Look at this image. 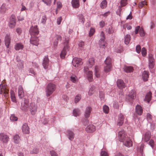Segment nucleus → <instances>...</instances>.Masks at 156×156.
Wrapping results in <instances>:
<instances>
[{
    "label": "nucleus",
    "instance_id": "nucleus-1",
    "mask_svg": "<svg viewBox=\"0 0 156 156\" xmlns=\"http://www.w3.org/2000/svg\"><path fill=\"white\" fill-rule=\"evenodd\" d=\"M118 137L119 140L120 142H123L128 136L124 130H122L118 132Z\"/></svg>",
    "mask_w": 156,
    "mask_h": 156
},
{
    "label": "nucleus",
    "instance_id": "nucleus-2",
    "mask_svg": "<svg viewBox=\"0 0 156 156\" xmlns=\"http://www.w3.org/2000/svg\"><path fill=\"white\" fill-rule=\"evenodd\" d=\"M101 38L99 42V44L100 48H105L107 46L106 43L105 41V34L103 32H101Z\"/></svg>",
    "mask_w": 156,
    "mask_h": 156
},
{
    "label": "nucleus",
    "instance_id": "nucleus-3",
    "mask_svg": "<svg viewBox=\"0 0 156 156\" xmlns=\"http://www.w3.org/2000/svg\"><path fill=\"white\" fill-rule=\"evenodd\" d=\"M29 32L32 36H36L39 33L37 26L36 25L34 27H31L30 28Z\"/></svg>",
    "mask_w": 156,
    "mask_h": 156
},
{
    "label": "nucleus",
    "instance_id": "nucleus-4",
    "mask_svg": "<svg viewBox=\"0 0 156 156\" xmlns=\"http://www.w3.org/2000/svg\"><path fill=\"white\" fill-rule=\"evenodd\" d=\"M84 72L87 75L88 80L89 81H92L93 80V73L92 71H89L88 68L85 67L84 69Z\"/></svg>",
    "mask_w": 156,
    "mask_h": 156
},
{
    "label": "nucleus",
    "instance_id": "nucleus-5",
    "mask_svg": "<svg viewBox=\"0 0 156 156\" xmlns=\"http://www.w3.org/2000/svg\"><path fill=\"white\" fill-rule=\"evenodd\" d=\"M29 108L31 114L34 115L37 111V105L34 102L31 103H30Z\"/></svg>",
    "mask_w": 156,
    "mask_h": 156
},
{
    "label": "nucleus",
    "instance_id": "nucleus-6",
    "mask_svg": "<svg viewBox=\"0 0 156 156\" xmlns=\"http://www.w3.org/2000/svg\"><path fill=\"white\" fill-rule=\"evenodd\" d=\"M9 136L3 133H0V140L4 143L7 144L9 141Z\"/></svg>",
    "mask_w": 156,
    "mask_h": 156
},
{
    "label": "nucleus",
    "instance_id": "nucleus-7",
    "mask_svg": "<svg viewBox=\"0 0 156 156\" xmlns=\"http://www.w3.org/2000/svg\"><path fill=\"white\" fill-rule=\"evenodd\" d=\"M72 63L74 66L75 67H77L79 66L82 65L83 62L81 58H75L73 60Z\"/></svg>",
    "mask_w": 156,
    "mask_h": 156
},
{
    "label": "nucleus",
    "instance_id": "nucleus-8",
    "mask_svg": "<svg viewBox=\"0 0 156 156\" xmlns=\"http://www.w3.org/2000/svg\"><path fill=\"white\" fill-rule=\"evenodd\" d=\"M139 32L140 36L143 37L145 35V33L143 28L140 27V26L136 27L135 28V34H137Z\"/></svg>",
    "mask_w": 156,
    "mask_h": 156
},
{
    "label": "nucleus",
    "instance_id": "nucleus-9",
    "mask_svg": "<svg viewBox=\"0 0 156 156\" xmlns=\"http://www.w3.org/2000/svg\"><path fill=\"white\" fill-rule=\"evenodd\" d=\"M11 37L9 34H6L5 37L4 42L6 48H9V44L10 43Z\"/></svg>",
    "mask_w": 156,
    "mask_h": 156
},
{
    "label": "nucleus",
    "instance_id": "nucleus-10",
    "mask_svg": "<svg viewBox=\"0 0 156 156\" xmlns=\"http://www.w3.org/2000/svg\"><path fill=\"white\" fill-rule=\"evenodd\" d=\"M22 129L23 134H28L30 133V128L27 123H24L23 124Z\"/></svg>",
    "mask_w": 156,
    "mask_h": 156
},
{
    "label": "nucleus",
    "instance_id": "nucleus-11",
    "mask_svg": "<svg viewBox=\"0 0 156 156\" xmlns=\"http://www.w3.org/2000/svg\"><path fill=\"white\" fill-rule=\"evenodd\" d=\"M86 130L88 133H92L96 130V128L93 125L90 124L88 125L86 128Z\"/></svg>",
    "mask_w": 156,
    "mask_h": 156
},
{
    "label": "nucleus",
    "instance_id": "nucleus-12",
    "mask_svg": "<svg viewBox=\"0 0 156 156\" xmlns=\"http://www.w3.org/2000/svg\"><path fill=\"white\" fill-rule=\"evenodd\" d=\"M124 145L128 147H132L133 145V142L130 138L128 137L127 138L122 142Z\"/></svg>",
    "mask_w": 156,
    "mask_h": 156
},
{
    "label": "nucleus",
    "instance_id": "nucleus-13",
    "mask_svg": "<svg viewBox=\"0 0 156 156\" xmlns=\"http://www.w3.org/2000/svg\"><path fill=\"white\" fill-rule=\"evenodd\" d=\"M38 41L39 39L36 36H31L30 40V43L33 45L35 46H37L39 44Z\"/></svg>",
    "mask_w": 156,
    "mask_h": 156
},
{
    "label": "nucleus",
    "instance_id": "nucleus-14",
    "mask_svg": "<svg viewBox=\"0 0 156 156\" xmlns=\"http://www.w3.org/2000/svg\"><path fill=\"white\" fill-rule=\"evenodd\" d=\"M16 21L15 16L12 15L9 22V27L11 28L14 27L16 24Z\"/></svg>",
    "mask_w": 156,
    "mask_h": 156
},
{
    "label": "nucleus",
    "instance_id": "nucleus-15",
    "mask_svg": "<svg viewBox=\"0 0 156 156\" xmlns=\"http://www.w3.org/2000/svg\"><path fill=\"white\" fill-rule=\"evenodd\" d=\"M29 104L27 101L25 100L23 103H22L20 109L23 111H27L28 108Z\"/></svg>",
    "mask_w": 156,
    "mask_h": 156
},
{
    "label": "nucleus",
    "instance_id": "nucleus-16",
    "mask_svg": "<svg viewBox=\"0 0 156 156\" xmlns=\"http://www.w3.org/2000/svg\"><path fill=\"white\" fill-rule=\"evenodd\" d=\"M18 94L19 98L21 99L23 98L24 96L23 88L21 85L19 86Z\"/></svg>",
    "mask_w": 156,
    "mask_h": 156
},
{
    "label": "nucleus",
    "instance_id": "nucleus-17",
    "mask_svg": "<svg viewBox=\"0 0 156 156\" xmlns=\"http://www.w3.org/2000/svg\"><path fill=\"white\" fill-rule=\"evenodd\" d=\"M136 92L134 90H131L129 93L128 97L129 100L130 101L134 99L136 97Z\"/></svg>",
    "mask_w": 156,
    "mask_h": 156
},
{
    "label": "nucleus",
    "instance_id": "nucleus-18",
    "mask_svg": "<svg viewBox=\"0 0 156 156\" xmlns=\"http://www.w3.org/2000/svg\"><path fill=\"white\" fill-rule=\"evenodd\" d=\"M49 60L48 56V55L45 56L44 60H43V65L44 68L46 69L48 68V66Z\"/></svg>",
    "mask_w": 156,
    "mask_h": 156
},
{
    "label": "nucleus",
    "instance_id": "nucleus-19",
    "mask_svg": "<svg viewBox=\"0 0 156 156\" xmlns=\"http://www.w3.org/2000/svg\"><path fill=\"white\" fill-rule=\"evenodd\" d=\"M117 86L119 88L122 89L125 87V83L121 80H118L117 82Z\"/></svg>",
    "mask_w": 156,
    "mask_h": 156
},
{
    "label": "nucleus",
    "instance_id": "nucleus-20",
    "mask_svg": "<svg viewBox=\"0 0 156 156\" xmlns=\"http://www.w3.org/2000/svg\"><path fill=\"white\" fill-rule=\"evenodd\" d=\"M136 112L139 115H141L143 112V109L141 106L137 105L136 107Z\"/></svg>",
    "mask_w": 156,
    "mask_h": 156
},
{
    "label": "nucleus",
    "instance_id": "nucleus-21",
    "mask_svg": "<svg viewBox=\"0 0 156 156\" xmlns=\"http://www.w3.org/2000/svg\"><path fill=\"white\" fill-rule=\"evenodd\" d=\"M92 110L91 108L90 107L86 108L84 113V116L86 118L89 117Z\"/></svg>",
    "mask_w": 156,
    "mask_h": 156
},
{
    "label": "nucleus",
    "instance_id": "nucleus-22",
    "mask_svg": "<svg viewBox=\"0 0 156 156\" xmlns=\"http://www.w3.org/2000/svg\"><path fill=\"white\" fill-rule=\"evenodd\" d=\"M149 72L146 71H144L142 74V78L143 80L144 81H147L148 78L149 77Z\"/></svg>",
    "mask_w": 156,
    "mask_h": 156
},
{
    "label": "nucleus",
    "instance_id": "nucleus-23",
    "mask_svg": "<svg viewBox=\"0 0 156 156\" xmlns=\"http://www.w3.org/2000/svg\"><path fill=\"white\" fill-rule=\"evenodd\" d=\"M71 4L73 8H78L80 6L79 0H72Z\"/></svg>",
    "mask_w": 156,
    "mask_h": 156
},
{
    "label": "nucleus",
    "instance_id": "nucleus-24",
    "mask_svg": "<svg viewBox=\"0 0 156 156\" xmlns=\"http://www.w3.org/2000/svg\"><path fill=\"white\" fill-rule=\"evenodd\" d=\"M124 117L123 115L120 114L119 115L117 125L119 126H122L123 123Z\"/></svg>",
    "mask_w": 156,
    "mask_h": 156
},
{
    "label": "nucleus",
    "instance_id": "nucleus-25",
    "mask_svg": "<svg viewBox=\"0 0 156 156\" xmlns=\"http://www.w3.org/2000/svg\"><path fill=\"white\" fill-rule=\"evenodd\" d=\"M23 48V45L21 43H16L14 46L15 49L16 51L22 50Z\"/></svg>",
    "mask_w": 156,
    "mask_h": 156
},
{
    "label": "nucleus",
    "instance_id": "nucleus-26",
    "mask_svg": "<svg viewBox=\"0 0 156 156\" xmlns=\"http://www.w3.org/2000/svg\"><path fill=\"white\" fill-rule=\"evenodd\" d=\"M56 89L55 85L52 83H49V95L52 94Z\"/></svg>",
    "mask_w": 156,
    "mask_h": 156
},
{
    "label": "nucleus",
    "instance_id": "nucleus-27",
    "mask_svg": "<svg viewBox=\"0 0 156 156\" xmlns=\"http://www.w3.org/2000/svg\"><path fill=\"white\" fill-rule=\"evenodd\" d=\"M13 140L14 143L15 144H19L21 141L20 136L18 134H16L13 136Z\"/></svg>",
    "mask_w": 156,
    "mask_h": 156
},
{
    "label": "nucleus",
    "instance_id": "nucleus-28",
    "mask_svg": "<svg viewBox=\"0 0 156 156\" xmlns=\"http://www.w3.org/2000/svg\"><path fill=\"white\" fill-rule=\"evenodd\" d=\"M10 94L12 101L13 102H16V99L14 91L13 90H11L10 91Z\"/></svg>",
    "mask_w": 156,
    "mask_h": 156
},
{
    "label": "nucleus",
    "instance_id": "nucleus-29",
    "mask_svg": "<svg viewBox=\"0 0 156 156\" xmlns=\"http://www.w3.org/2000/svg\"><path fill=\"white\" fill-rule=\"evenodd\" d=\"M152 94L151 92H148L145 96V100L148 103H149L151 98Z\"/></svg>",
    "mask_w": 156,
    "mask_h": 156
},
{
    "label": "nucleus",
    "instance_id": "nucleus-30",
    "mask_svg": "<svg viewBox=\"0 0 156 156\" xmlns=\"http://www.w3.org/2000/svg\"><path fill=\"white\" fill-rule=\"evenodd\" d=\"M151 133L149 131L147 132L144 135V140L146 142L148 141L151 138Z\"/></svg>",
    "mask_w": 156,
    "mask_h": 156
},
{
    "label": "nucleus",
    "instance_id": "nucleus-31",
    "mask_svg": "<svg viewBox=\"0 0 156 156\" xmlns=\"http://www.w3.org/2000/svg\"><path fill=\"white\" fill-rule=\"evenodd\" d=\"M67 48V46L65 47L63 49V50L61 52L60 56L61 58H65V56L66 55L67 52L66 49Z\"/></svg>",
    "mask_w": 156,
    "mask_h": 156
},
{
    "label": "nucleus",
    "instance_id": "nucleus-32",
    "mask_svg": "<svg viewBox=\"0 0 156 156\" xmlns=\"http://www.w3.org/2000/svg\"><path fill=\"white\" fill-rule=\"evenodd\" d=\"M105 65H108L107 66L109 68L110 65H112V59L111 58L109 57H107L105 61Z\"/></svg>",
    "mask_w": 156,
    "mask_h": 156
},
{
    "label": "nucleus",
    "instance_id": "nucleus-33",
    "mask_svg": "<svg viewBox=\"0 0 156 156\" xmlns=\"http://www.w3.org/2000/svg\"><path fill=\"white\" fill-rule=\"evenodd\" d=\"M70 80L73 83H77L78 80L77 77L75 75L73 74L70 76Z\"/></svg>",
    "mask_w": 156,
    "mask_h": 156
},
{
    "label": "nucleus",
    "instance_id": "nucleus-34",
    "mask_svg": "<svg viewBox=\"0 0 156 156\" xmlns=\"http://www.w3.org/2000/svg\"><path fill=\"white\" fill-rule=\"evenodd\" d=\"M124 43L126 45L128 44L130 40V36L129 34H127L124 37Z\"/></svg>",
    "mask_w": 156,
    "mask_h": 156
},
{
    "label": "nucleus",
    "instance_id": "nucleus-35",
    "mask_svg": "<svg viewBox=\"0 0 156 156\" xmlns=\"http://www.w3.org/2000/svg\"><path fill=\"white\" fill-rule=\"evenodd\" d=\"M95 88V87L94 86H92L90 88L89 92L88 95L90 96L92 95L94 93V90Z\"/></svg>",
    "mask_w": 156,
    "mask_h": 156
},
{
    "label": "nucleus",
    "instance_id": "nucleus-36",
    "mask_svg": "<svg viewBox=\"0 0 156 156\" xmlns=\"http://www.w3.org/2000/svg\"><path fill=\"white\" fill-rule=\"evenodd\" d=\"M94 70L95 71V75L96 77H100L99 73V67L98 66H96L95 67Z\"/></svg>",
    "mask_w": 156,
    "mask_h": 156
},
{
    "label": "nucleus",
    "instance_id": "nucleus-37",
    "mask_svg": "<svg viewBox=\"0 0 156 156\" xmlns=\"http://www.w3.org/2000/svg\"><path fill=\"white\" fill-rule=\"evenodd\" d=\"M124 71L126 73H131L133 70V68L131 66H125L124 68Z\"/></svg>",
    "mask_w": 156,
    "mask_h": 156
},
{
    "label": "nucleus",
    "instance_id": "nucleus-38",
    "mask_svg": "<svg viewBox=\"0 0 156 156\" xmlns=\"http://www.w3.org/2000/svg\"><path fill=\"white\" fill-rule=\"evenodd\" d=\"M68 132L69 139L71 140H72L74 137V133L72 131L70 130H68Z\"/></svg>",
    "mask_w": 156,
    "mask_h": 156
},
{
    "label": "nucleus",
    "instance_id": "nucleus-39",
    "mask_svg": "<svg viewBox=\"0 0 156 156\" xmlns=\"http://www.w3.org/2000/svg\"><path fill=\"white\" fill-rule=\"evenodd\" d=\"M107 2L106 0H104L102 1L101 3L100 7L102 9L105 8L107 6Z\"/></svg>",
    "mask_w": 156,
    "mask_h": 156
},
{
    "label": "nucleus",
    "instance_id": "nucleus-40",
    "mask_svg": "<svg viewBox=\"0 0 156 156\" xmlns=\"http://www.w3.org/2000/svg\"><path fill=\"white\" fill-rule=\"evenodd\" d=\"M73 113L75 116H79L80 114V110L78 109H75L73 111Z\"/></svg>",
    "mask_w": 156,
    "mask_h": 156
},
{
    "label": "nucleus",
    "instance_id": "nucleus-41",
    "mask_svg": "<svg viewBox=\"0 0 156 156\" xmlns=\"http://www.w3.org/2000/svg\"><path fill=\"white\" fill-rule=\"evenodd\" d=\"M88 62L89 64L90 67H92L94 63V58H90L88 61Z\"/></svg>",
    "mask_w": 156,
    "mask_h": 156
},
{
    "label": "nucleus",
    "instance_id": "nucleus-42",
    "mask_svg": "<svg viewBox=\"0 0 156 156\" xmlns=\"http://www.w3.org/2000/svg\"><path fill=\"white\" fill-rule=\"evenodd\" d=\"M103 111L105 114H108L109 112V108L108 106L105 105L103 107Z\"/></svg>",
    "mask_w": 156,
    "mask_h": 156
},
{
    "label": "nucleus",
    "instance_id": "nucleus-43",
    "mask_svg": "<svg viewBox=\"0 0 156 156\" xmlns=\"http://www.w3.org/2000/svg\"><path fill=\"white\" fill-rule=\"evenodd\" d=\"M6 87L5 85H3L2 84H0V94H2L3 91L5 90Z\"/></svg>",
    "mask_w": 156,
    "mask_h": 156
},
{
    "label": "nucleus",
    "instance_id": "nucleus-44",
    "mask_svg": "<svg viewBox=\"0 0 156 156\" xmlns=\"http://www.w3.org/2000/svg\"><path fill=\"white\" fill-rule=\"evenodd\" d=\"M6 10L5 5L3 4L0 8V11L2 13H4Z\"/></svg>",
    "mask_w": 156,
    "mask_h": 156
},
{
    "label": "nucleus",
    "instance_id": "nucleus-45",
    "mask_svg": "<svg viewBox=\"0 0 156 156\" xmlns=\"http://www.w3.org/2000/svg\"><path fill=\"white\" fill-rule=\"evenodd\" d=\"M81 98V96L80 95L78 94L75 97L74 100L75 103H76L78 102Z\"/></svg>",
    "mask_w": 156,
    "mask_h": 156
},
{
    "label": "nucleus",
    "instance_id": "nucleus-46",
    "mask_svg": "<svg viewBox=\"0 0 156 156\" xmlns=\"http://www.w3.org/2000/svg\"><path fill=\"white\" fill-rule=\"evenodd\" d=\"M10 119L12 121H16L18 120V118L16 116L12 114L10 117Z\"/></svg>",
    "mask_w": 156,
    "mask_h": 156
},
{
    "label": "nucleus",
    "instance_id": "nucleus-47",
    "mask_svg": "<svg viewBox=\"0 0 156 156\" xmlns=\"http://www.w3.org/2000/svg\"><path fill=\"white\" fill-rule=\"evenodd\" d=\"M17 66L19 69H21L23 67V63L21 61L18 62L17 64Z\"/></svg>",
    "mask_w": 156,
    "mask_h": 156
},
{
    "label": "nucleus",
    "instance_id": "nucleus-48",
    "mask_svg": "<svg viewBox=\"0 0 156 156\" xmlns=\"http://www.w3.org/2000/svg\"><path fill=\"white\" fill-rule=\"evenodd\" d=\"M147 2L146 1H144L142 2L141 3H139L138 5V7L140 8H141L144 5H147Z\"/></svg>",
    "mask_w": 156,
    "mask_h": 156
},
{
    "label": "nucleus",
    "instance_id": "nucleus-49",
    "mask_svg": "<svg viewBox=\"0 0 156 156\" xmlns=\"http://www.w3.org/2000/svg\"><path fill=\"white\" fill-rule=\"evenodd\" d=\"M105 66H104V71L106 73H108L111 70V68L112 67V65H110V67L109 68L108 66H107L108 65H105Z\"/></svg>",
    "mask_w": 156,
    "mask_h": 156
},
{
    "label": "nucleus",
    "instance_id": "nucleus-50",
    "mask_svg": "<svg viewBox=\"0 0 156 156\" xmlns=\"http://www.w3.org/2000/svg\"><path fill=\"white\" fill-rule=\"evenodd\" d=\"M149 62H154V59L153 58V55L150 54L149 55Z\"/></svg>",
    "mask_w": 156,
    "mask_h": 156
},
{
    "label": "nucleus",
    "instance_id": "nucleus-51",
    "mask_svg": "<svg viewBox=\"0 0 156 156\" xmlns=\"http://www.w3.org/2000/svg\"><path fill=\"white\" fill-rule=\"evenodd\" d=\"M127 0H121L120 5L121 7L125 6L127 4Z\"/></svg>",
    "mask_w": 156,
    "mask_h": 156
},
{
    "label": "nucleus",
    "instance_id": "nucleus-52",
    "mask_svg": "<svg viewBox=\"0 0 156 156\" xmlns=\"http://www.w3.org/2000/svg\"><path fill=\"white\" fill-rule=\"evenodd\" d=\"M38 152V150L36 148H34L32 150L30 151V153L32 154H37Z\"/></svg>",
    "mask_w": 156,
    "mask_h": 156
},
{
    "label": "nucleus",
    "instance_id": "nucleus-53",
    "mask_svg": "<svg viewBox=\"0 0 156 156\" xmlns=\"http://www.w3.org/2000/svg\"><path fill=\"white\" fill-rule=\"evenodd\" d=\"M113 106L116 109H118L119 106V102L116 101H114L113 104Z\"/></svg>",
    "mask_w": 156,
    "mask_h": 156
},
{
    "label": "nucleus",
    "instance_id": "nucleus-54",
    "mask_svg": "<svg viewBox=\"0 0 156 156\" xmlns=\"http://www.w3.org/2000/svg\"><path fill=\"white\" fill-rule=\"evenodd\" d=\"M95 30L93 28H91L90 31V32L89 34V36L90 37H91L92 36L95 32Z\"/></svg>",
    "mask_w": 156,
    "mask_h": 156
},
{
    "label": "nucleus",
    "instance_id": "nucleus-55",
    "mask_svg": "<svg viewBox=\"0 0 156 156\" xmlns=\"http://www.w3.org/2000/svg\"><path fill=\"white\" fill-rule=\"evenodd\" d=\"M141 53L142 54V55L143 56H145L147 54L146 52V50L145 48H142V51H141Z\"/></svg>",
    "mask_w": 156,
    "mask_h": 156
},
{
    "label": "nucleus",
    "instance_id": "nucleus-56",
    "mask_svg": "<svg viewBox=\"0 0 156 156\" xmlns=\"http://www.w3.org/2000/svg\"><path fill=\"white\" fill-rule=\"evenodd\" d=\"M107 32L109 34L112 33L113 30L112 27L110 26L109 27L107 30Z\"/></svg>",
    "mask_w": 156,
    "mask_h": 156
},
{
    "label": "nucleus",
    "instance_id": "nucleus-57",
    "mask_svg": "<svg viewBox=\"0 0 156 156\" xmlns=\"http://www.w3.org/2000/svg\"><path fill=\"white\" fill-rule=\"evenodd\" d=\"M46 19V17L45 16H43L42 17L41 23L43 24H44L45 23Z\"/></svg>",
    "mask_w": 156,
    "mask_h": 156
},
{
    "label": "nucleus",
    "instance_id": "nucleus-58",
    "mask_svg": "<svg viewBox=\"0 0 156 156\" xmlns=\"http://www.w3.org/2000/svg\"><path fill=\"white\" fill-rule=\"evenodd\" d=\"M101 156H109L107 152L105 151H102L101 153Z\"/></svg>",
    "mask_w": 156,
    "mask_h": 156
},
{
    "label": "nucleus",
    "instance_id": "nucleus-59",
    "mask_svg": "<svg viewBox=\"0 0 156 156\" xmlns=\"http://www.w3.org/2000/svg\"><path fill=\"white\" fill-rule=\"evenodd\" d=\"M141 47L139 45L136 46V52L139 53L141 51Z\"/></svg>",
    "mask_w": 156,
    "mask_h": 156
},
{
    "label": "nucleus",
    "instance_id": "nucleus-60",
    "mask_svg": "<svg viewBox=\"0 0 156 156\" xmlns=\"http://www.w3.org/2000/svg\"><path fill=\"white\" fill-rule=\"evenodd\" d=\"M8 90H7L5 88V90L3 92L2 94H4V95L5 97H7L8 96Z\"/></svg>",
    "mask_w": 156,
    "mask_h": 156
},
{
    "label": "nucleus",
    "instance_id": "nucleus-61",
    "mask_svg": "<svg viewBox=\"0 0 156 156\" xmlns=\"http://www.w3.org/2000/svg\"><path fill=\"white\" fill-rule=\"evenodd\" d=\"M46 95L47 97L49 96V84H48L46 89Z\"/></svg>",
    "mask_w": 156,
    "mask_h": 156
},
{
    "label": "nucleus",
    "instance_id": "nucleus-62",
    "mask_svg": "<svg viewBox=\"0 0 156 156\" xmlns=\"http://www.w3.org/2000/svg\"><path fill=\"white\" fill-rule=\"evenodd\" d=\"M50 154L51 156H58L57 153L54 151H51Z\"/></svg>",
    "mask_w": 156,
    "mask_h": 156
},
{
    "label": "nucleus",
    "instance_id": "nucleus-63",
    "mask_svg": "<svg viewBox=\"0 0 156 156\" xmlns=\"http://www.w3.org/2000/svg\"><path fill=\"white\" fill-rule=\"evenodd\" d=\"M105 25V22L103 21H101L99 23V25L101 27H103Z\"/></svg>",
    "mask_w": 156,
    "mask_h": 156
},
{
    "label": "nucleus",
    "instance_id": "nucleus-64",
    "mask_svg": "<svg viewBox=\"0 0 156 156\" xmlns=\"http://www.w3.org/2000/svg\"><path fill=\"white\" fill-rule=\"evenodd\" d=\"M100 98L101 100H103L104 99V96L103 93L102 92H101L100 93L99 95Z\"/></svg>",
    "mask_w": 156,
    "mask_h": 156
}]
</instances>
